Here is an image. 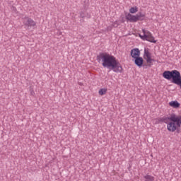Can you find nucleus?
<instances>
[{
    "mask_svg": "<svg viewBox=\"0 0 181 181\" xmlns=\"http://www.w3.org/2000/svg\"><path fill=\"white\" fill-rule=\"evenodd\" d=\"M163 77L165 78V80H172L171 82L173 83V84L179 86L181 88V75L179 71H165L163 73Z\"/></svg>",
    "mask_w": 181,
    "mask_h": 181,
    "instance_id": "f03ea898",
    "label": "nucleus"
},
{
    "mask_svg": "<svg viewBox=\"0 0 181 181\" xmlns=\"http://www.w3.org/2000/svg\"><path fill=\"white\" fill-rule=\"evenodd\" d=\"M107 93V89L106 88H101L99 90V95H104Z\"/></svg>",
    "mask_w": 181,
    "mask_h": 181,
    "instance_id": "2eb2a0df",
    "label": "nucleus"
},
{
    "mask_svg": "<svg viewBox=\"0 0 181 181\" xmlns=\"http://www.w3.org/2000/svg\"><path fill=\"white\" fill-rule=\"evenodd\" d=\"M151 56H152V54H151V52H149V50L145 49H144V59H146L151 57Z\"/></svg>",
    "mask_w": 181,
    "mask_h": 181,
    "instance_id": "9b49d317",
    "label": "nucleus"
},
{
    "mask_svg": "<svg viewBox=\"0 0 181 181\" xmlns=\"http://www.w3.org/2000/svg\"><path fill=\"white\" fill-rule=\"evenodd\" d=\"M97 61L101 63L103 67L112 70L114 73H122L123 69L119 62L117 60L115 57L108 53L100 52L97 56Z\"/></svg>",
    "mask_w": 181,
    "mask_h": 181,
    "instance_id": "f257e3e1",
    "label": "nucleus"
},
{
    "mask_svg": "<svg viewBox=\"0 0 181 181\" xmlns=\"http://www.w3.org/2000/svg\"><path fill=\"white\" fill-rule=\"evenodd\" d=\"M170 121H173V122H177L178 127L181 126V116L176 115L175 113L170 115V117H163L158 119L159 122H164V124H169Z\"/></svg>",
    "mask_w": 181,
    "mask_h": 181,
    "instance_id": "7ed1b4c3",
    "label": "nucleus"
},
{
    "mask_svg": "<svg viewBox=\"0 0 181 181\" xmlns=\"http://www.w3.org/2000/svg\"><path fill=\"white\" fill-rule=\"evenodd\" d=\"M21 19L23 21V24L25 26V29H26V30L36 28L35 21H33V19H32L29 16H23Z\"/></svg>",
    "mask_w": 181,
    "mask_h": 181,
    "instance_id": "20e7f679",
    "label": "nucleus"
},
{
    "mask_svg": "<svg viewBox=\"0 0 181 181\" xmlns=\"http://www.w3.org/2000/svg\"><path fill=\"white\" fill-rule=\"evenodd\" d=\"M177 128H180V127H178L176 122L171 121L167 124V129L169 132H175Z\"/></svg>",
    "mask_w": 181,
    "mask_h": 181,
    "instance_id": "0eeeda50",
    "label": "nucleus"
},
{
    "mask_svg": "<svg viewBox=\"0 0 181 181\" xmlns=\"http://www.w3.org/2000/svg\"><path fill=\"white\" fill-rule=\"evenodd\" d=\"M125 19L127 22L135 23V22H138V21H144V19H145V14L139 13L136 16H134L129 13L125 15Z\"/></svg>",
    "mask_w": 181,
    "mask_h": 181,
    "instance_id": "39448f33",
    "label": "nucleus"
},
{
    "mask_svg": "<svg viewBox=\"0 0 181 181\" xmlns=\"http://www.w3.org/2000/svg\"><path fill=\"white\" fill-rule=\"evenodd\" d=\"M145 181H153L155 180V177L152 175H146L144 176Z\"/></svg>",
    "mask_w": 181,
    "mask_h": 181,
    "instance_id": "f8f14e48",
    "label": "nucleus"
},
{
    "mask_svg": "<svg viewBox=\"0 0 181 181\" xmlns=\"http://www.w3.org/2000/svg\"><path fill=\"white\" fill-rule=\"evenodd\" d=\"M80 86H83V84L80 83Z\"/></svg>",
    "mask_w": 181,
    "mask_h": 181,
    "instance_id": "6ab92c4d",
    "label": "nucleus"
},
{
    "mask_svg": "<svg viewBox=\"0 0 181 181\" xmlns=\"http://www.w3.org/2000/svg\"><path fill=\"white\" fill-rule=\"evenodd\" d=\"M169 105L173 108H179L180 107V103H179V102H177V100H174L170 102Z\"/></svg>",
    "mask_w": 181,
    "mask_h": 181,
    "instance_id": "9d476101",
    "label": "nucleus"
},
{
    "mask_svg": "<svg viewBox=\"0 0 181 181\" xmlns=\"http://www.w3.org/2000/svg\"><path fill=\"white\" fill-rule=\"evenodd\" d=\"M112 28H114V27L112 26V25H109V26L107 27V30L108 32H111V30H112Z\"/></svg>",
    "mask_w": 181,
    "mask_h": 181,
    "instance_id": "f3484780",
    "label": "nucleus"
},
{
    "mask_svg": "<svg viewBox=\"0 0 181 181\" xmlns=\"http://www.w3.org/2000/svg\"><path fill=\"white\" fill-rule=\"evenodd\" d=\"M142 32L143 35L139 34V37H141L142 40H147V42H151V43H156V40H155V37L152 36L151 32L146 30L145 29H143Z\"/></svg>",
    "mask_w": 181,
    "mask_h": 181,
    "instance_id": "423d86ee",
    "label": "nucleus"
},
{
    "mask_svg": "<svg viewBox=\"0 0 181 181\" xmlns=\"http://www.w3.org/2000/svg\"><path fill=\"white\" fill-rule=\"evenodd\" d=\"M129 12H130V13H136V12H138V7H136V6L132 7L129 9Z\"/></svg>",
    "mask_w": 181,
    "mask_h": 181,
    "instance_id": "4468645a",
    "label": "nucleus"
},
{
    "mask_svg": "<svg viewBox=\"0 0 181 181\" xmlns=\"http://www.w3.org/2000/svg\"><path fill=\"white\" fill-rule=\"evenodd\" d=\"M130 54L133 59H136L141 56V51L138 48H134L131 50Z\"/></svg>",
    "mask_w": 181,
    "mask_h": 181,
    "instance_id": "6e6552de",
    "label": "nucleus"
},
{
    "mask_svg": "<svg viewBox=\"0 0 181 181\" xmlns=\"http://www.w3.org/2000/svg\"><path fill=\"white\" fill-rule=\"evenodd\" d=\"M112 25L113 26V28H118V26H119V24L118 23V21H115L112 23Z\"/></svg>",
    "mask_w": 181,
    "mask_h": 181,
    "instance_id": "dca6fc26",
    "label": "nucleus"
},
{
    "mask_svg": "<svg viewBox=\"0 0 181 181\" xmlns=\"http://www.w3.org/2000/svg\"><path fill=\"white\" fill-rule=\"evenodd\" d=\"M134 64L138 67H142L144 66V58L141 57H137V58H134Z\"/></svg>",
    "mask_w": 181,
    "mask_h": 181,
    "instance_id": "1a4fd4ad",
    "label": "nucleus"
},
{
    "mask_svg": "<svg viewBox=\"0 0 181 181\" xmlns=\"http://www.w3.org/2000/svg\"><path fill=\"white\" fill-rule=\"evenodd\" d=\"M85 16H86L84 15V13H83V12H81V13H80V17H81V18H85Z\"/></svg>",
    "mask_w": 181,
    "mask_h": 181,
    "instance_id": "a211bd4d",
    "label": "nucleus"
},
{
    "mask_svg": "<svg viewBox=\"0 0 181 181\" xmlns=\"http://www.w3.org/2000/svg\"><path fill=\"white\" fill-rule=\"evenodd\" d=\"M146 62L148 64V66L151 67L153 64L152 63V62H155L154 59H152L151 57L148 58H146Z\"/></svg>",
    "mask_w": 181,
    "mask_h": 181,
    "instance_id": "ddd939ff",
    "label": "nucleus"
}]
</instances>
